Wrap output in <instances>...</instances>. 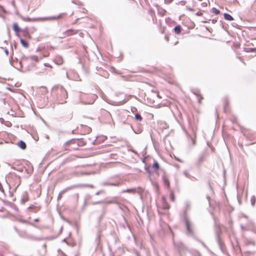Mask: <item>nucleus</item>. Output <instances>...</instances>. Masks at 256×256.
<instances>
[{"mask_svg":"<svg viewBox=\"0 0 256 256\" xmlns=\"http://www.w3.org/2000/svg\"><path fill=\"white\" fill-rule=\"evenodd\" d=\"M56 90L58 98L60 100V101L62 103L68 97L67 92L62 86L58 88Z\"/></svg>","mask_w":256,"mask_h":256,"instance_id":"obj_1","label":"nucleus"},{"mask_svg":"<svg viewBox=\"0 0 256 256\" xmlns=\"http://www.w3.org/2000/svg\"><path fill=\"white\" fill-rule=\"evenodd\" d=\"M78 30H74L72 29L68 30L64 33V36L62 38H65L76 34L78 33Z\"/></svg>","mask_w":256,"mask_h":256,"instance_id":"obj_2","label":"nucleus"},{"mask_svg":"<svg viewBox=\"0 0 256 256\" xmlns=\"http://www.w3.org/2000/svg\"><path fill=\"white\" fill-rule=\"evenodd\" d=\"M66 16V14L65 13H62V14H60L58 16H54L50 17L48 18H46L45 19L47 20H58L60 18H65Z\"/></svg>","mask_w":256,"mask_h":256,"instance_id":"obj_3","label":"nucleus"},{"mask_svg":"<svg viewBox=\"0 0 256 256\" xmlns=\"http://www.w3.org/2000/svg\"><path fill=\"white\" fill-rule=\"evenodd\" d=\"M162 180L164 185L166 186L167 188H169L170 186V183L168 178L166 176H162Z\"/></svg>","mask_w":256,"mask_h":256,"instance_id":"obj_4","label":"nucleus"},{"mask_svg":"<svg viewBox=\"0 0 256 256\" xmlns=\"http://www.w3.org/2000/svg\"><path fill=\"white\" fill-rule=\"evenodd\" d=\"M182 27L180 25H178L174 28V33L176 34H179L181 33L182 32Z\"/></svg>","mask_w":256,"mask_h":256,"instance_id":"obj_5","label":"nucleus"},{"mask_svg":"<svg viewBox=\"0 0 256 256\" xmlns=\"http://www.w3.org/2000/svg\"><path fill=\"white\" fill-rule=\"evenodd\" d=\"M12 28L14 30L16 33H18L20 32V28H19V26L17 23H14L12 26Z\"/></svg>","mask_w":256,"mask_h":256,"instance_id":"obj_6","label":"nucleus"},{"mask_svg":"<svg viewBox=\"0 0 256 256\" xmlns=\"http://www.w3.org/2000/svg\"><path fill=\"white\" fill-rule=\"evenodd\" d=\"M18 146L22 150H24L26 148V143L22 140L20 141L18 143Z\"/></svg>","mask_w":256,"mask_h":256,"instance_id":"obj_7","label":"nucleus"},{"mask_svg":"<svg viewBox=\"0 0 256 256\" xmlns=\"http://www.w3.org/2000/svg\"><path fill=\"white\" fill-rule=\"evenodd\" d=\"M122 192H123V193L128 192V193L134 194L136 192V189L134 188L127 189L126 190H123L122 191Z\"/></svg>","mask_w":256,"mask_h":256,"instance_id":"obj_8","label":"nucleus"},{"mask_svg":"<svg viewBox=\"0 0 256 256\" xmlns=\"http://www.w3.org/2000/svg\"><path fill=\"white\" fill-rule=\"evenodd\" d=\"M185 222H186V226L188 230L190 232V227H191V224H190V222L187 218H186Z\"/></svg>","mask_w":256,"mask_h":256,"instance_id":"obj_9","label":"nucleus"},{"mask_svg":"<svg viewBox=\"0 0 256 256\" xmlns=\"http://www.w3.org/2000/svg\"><path fill=\"white\" fill-rule=\"evenodd\" d=\"M224 18L226 20H230V21L234 20V18L232 17V16H230L228 14H226V13L224 14Z\"/></svg>","mask_w":256,"mask_h":256,"instance_id":"obj_10","label":"nucleus"},{"mask_svg":"<svg viewBox=\"0 0 256 256\" xmlns=\"http://www.w3.org/2000/svg\"><path fill=\"white\" fill-rule=\"evenodd\" d=\"M152 168L155 170H158L159 168H160V165L158 164V163L156 162V161H155L152 165Z\"/></svg>","mask_w":256,"mask_h":256,"instance_id":"obj_11","label":"nucleus"},{"mask_svg":"<svg viewBox=\"0 0 256 256\" xmlns=\"http://www.w3.org/2000/svg\"><path fill=\"white\" fill-rule=\"evenodd\" d=\"M21 44L25 48H28V44L24 40L21 39L20 40Z\"/></svg>","mask_w":256,"mask_h":256,"instance_id":"obj_12","label":"nucleus"},{"mask_svg":"<svg viewBox=\"0 0 256 256\" xmlns=\"http://www.w3.org/2000/svg\"><path fill=\"white\" fill-rule=\"evenodd\" d=\"M170 199L172 202L175 201V196H174V192L172 190H171L170 192Z\"/></svg>","mask_w":256,"mask_h":256,"instance_id":"obj_13","label":"nucleus"},{"mask_svg":"<svg viewBox=\"0 0 256 256\" xmlns=\"http://www.w3.org/2000/svg\"><path fill=\"white\" fill-rule=\"evenodd\" d=\"M212 12L215 14H220V11L215 8H213L212 10Z\"/></svg>","mask_w":256,"mask_h":256,"instance_id":"obj_14","label":"nucleus"},{"mask_svg":"<svg viewBox=\"0 0 256 256\" xmlns=\"http://www.w3.org/2000/svg\"><path fill=\"white\" fill-rule=\"evenodd\" d=\"M28 200V194H26L25 196H24L23 198H22V202L23 203L26 202Z\"/></svg>","mask_w":256,"mask_h":256,"instance_id":"obj_15","label":"nucleus"},{"mask_svg":"<svg viewBox=\"0 0 256 256\" xmlns=\"http://www.w3.org/2000/svg\"><path fill=\"white\" fill-rule=\"evenodd\" d=\"M135 118L136 120L138 121H141L142 120V117L138 114H135Z\"/></svg>","mask_w":256,"mask_h":256,"instance_id":"obj_16","label":"nucleus"},{"mask_svg":"<svg viewBox=\"0 0 256 256\" xmlns=\"http://www.w3.org/2000/svg\"><path fill=\"white\" fill-rule=\"evenodd\" d=\"M6 10L4 8L0 5V16H2V14L6 13Z\"/></svg>","mask_w":256,"mask_h":256,"instance_id":"obj_17","label":"nucleus"},{"mask_svg":"<svg viewBox=\"0 0 256 256\" xmlns=\"http://www.w3.org/2000/svg\"><path fill=\"white\" fill-rule=\"evenodd\" d=\"M164 200V204L163 205V208L166 210L169 209L170 205L166 202H165Z\"/></svg>","mask_w":256,"mask_h":256,"instance_id":"obj_18","label":"nucleus"},{"mask_svg":"<svg viewBox=\"0 0 256 256\" xmlns=\"http://www.w3.org/2000/svg\"><path fill=\"white\" fill-rule=\"evenodd\" d=\"M80 127L82 128L83 127H85L86 128V130L88 132H90V131H91V128L90 127H88V126H84V125L83 124H81L80 125Z\"/></svg>","mask_w":256,"mask_h":256,"instance_id":"obj_19","label":"nucleus"},{"mask_svg":"<svg viewBox=\"0 0 256 256\" xmlns=\"http://www.w3.org/2000/svg\"><path fill=\"white\" fill-rule=\"evenodd\" d=\"M246 52H254L255 50H256V48H252V49H251L250 48H246Z\"/></svg>","mask_w":256,"mask_h":256,"instance_id":"obj_20","label":"nucleus"},{"mask_svg":"<svg viewBox=\"0 0 256 256\" xmlns=\"http://www.w3.org/2000/svg\"><path fill=\"white\" fill-rule=\"evenodd\" d=\"M251 203H252V206L254 205V203H255V198H252V199H251Z\"/></svg>","mask_w":256,"mask_h":256,"instance_id":"obj_21","label":"nucleus"},{"mask_svg":"<svg viewBox=\"0 0 256 256\" xmlns=\"http://www.w3.org/2000/svg\"><path fill=\"white\" fill-rule=\"evenodd\" d=\"M164 38L167 42H168L170 40L169 36L168 35H166L164 36Z\"/></svg>","mask_w":256,"mask_h":256,"instance_id":"obj_22","label":"nucleus"},{"mask_svg":"<svg viewBox=\"0 0 256 256\" xmlns=\"http://www.w3.org/2000/svg\"><path fill=\"white\" fill-rule=\"evenodd\" d=\"M202 98H202V96H200V98H198V102H199L200 104L202 103Z\"/></svg>","mask_w":256,"mask_h":256,"instance_id":"obj_23","label":"nucleus"},{"mask_svg":"<svg viewBox=\"0 0 256 256\" xmlns=\"http://www.w3.org/2000/svg\"><path fill=\"white\" fill-rule=\"evenodd\" d=\"M92 102H93L92 100L90 101V102H86V103L88 104H92Z\"/></svg>","mask_w":256,"mask_h":256,"instance_id":"obj_24","label":"nucleus"},{"mask_svg":"<svg viewBox=\"0 0 256 256\" xmlns=\"http://www.w3.org/2000/svg\"><path fill=\"white\" fill-rule=\"evenodd\" d=\"M202 5L204 6H206L207 4H206V3L203 2V3L202 4Z\"/></svg>","mask_w":256,"mask_h":256,"instance_id":"obj_25","label":"nucleus"},{"mask_svg":"<svg viewBox=\"0 0 256 256\" xmlns=\"http://www.w3.org/2000/svg\"><path fill=\"white\" fill-rule=\"evenodd\" d=\"M35 221H36V222H38V219H36V220H35Z\"/></svg>","mask_w":256,"mask_h":256,"instance_id":"obj_26","label":"nucleus"}]
</instances>
